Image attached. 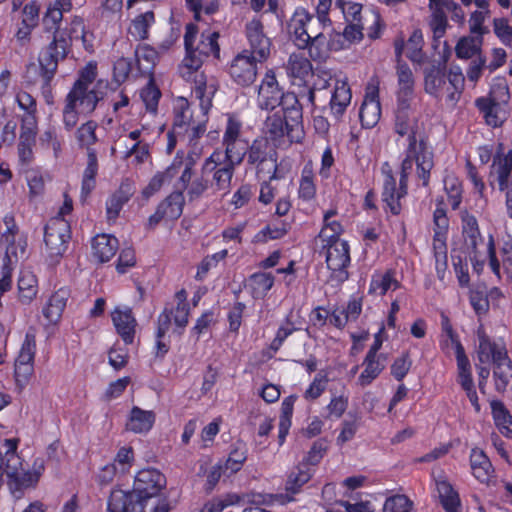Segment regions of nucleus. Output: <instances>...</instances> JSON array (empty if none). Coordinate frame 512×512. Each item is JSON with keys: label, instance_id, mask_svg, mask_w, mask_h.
Listing matches in <instances>:
<instances>
[{"label": "nucleus", "instance_id": "1", "mask_svg": "<svg viewBox=\"0 0 512 512\" xmlns=\"http://www.w3.org/2000/svg\"><path fill=\"white\" fill-rule=\"evenodd\" d=\"M166 477L155 468L140 470L134 478L133 489L130 492L121 489L111 491L108 512H169L170 505L166 499L157 503L151 501L160 495L166 487Z\"/></svg>", "mask_w": 512, "mask_h": 512}, {"label": "nucleus", "instance_id": "2", "mask_svg": "<svg viewBox=\"0 0 512 512\" xmlns=\"http://www.w3.org/2000/svg\"><path fill=\"white\" fill-rule=\"evenodd\" d=\"M433 152L428 142L421 139L420 143L408 144L406 157L401 164V176L399 188L396 187V179L391 173H387L383 184L382 198L393 215L401 211L400 199L407 194L408 176L416 163V171L423 186H428L430 172L434 167Z\"/></svg>", "mask_w": 512, "mask_h": 512}, {"label": "nucleus", "instance_id": "3", "mask_svg": "<svg viewBox=\"0 0 512 512\" xmlns=\"http://www.w3.org/2000/svg\"><path fill=\"white\" fill-rule=\"evenodd\" d=\"M328 23L304 8H297L288 22V31L299 49L308 48L313 60H321L325 57L327 44L323 29Z\"/></svg>", "mask_w": 512, "mask_h": 512}, {"label": "nucleus", "instance_id": "4", "mask_svg": "<svg viewBox=\"0 0 512 512\" xmlns=\"http://www.w3.org/2000/svg\"><path fill=\"white\" fill-rule=\"evenodd\" d=\"M198 34V28L195 24L186 25L184 35V46L186 55L180 66V74L186 80H191L192 76L202 67L204 61L213 56L219 59L220 46L218 44L219 33L216 31H205L201 33L200 40L195 46V40Z\"/></svg>", "mask_w": 512, "mask_h": 512}, {"label": "nucleus", "instance_id": "5", "mask_svg": "<svg viewBox=\"0 0 512 512\" xmlns=\"http://www.w3.org/2000/svg\"><path fill=\"white\" fill-rule=\"evenodd\" d=\"M19 440L16 438L4 439L0 444V488L2 487L3 475L8 478V487L12 495L19 499L22 497L24 488L33 486L38 481V475L24 471L22 460L17 454Z\"/></svg>", "mask_w": 512, "mask_h": 512}, {"label": "nucleus", "instance_id": "6", "mask_svg": "<svg viewBox=\"0 0 512 512\" xmlns=\"http://www.w3.org/2000/svg\"><path fill=\"white\" fill-rule=\"evenodd\" d=\"M70 46V34L66 30L56 28L53 33V40L43 50L38 59L43 88L50 86L57 72L58 64L67 57Z\"/></svg>", "mask_w": 512, "mask_h": 512}, {"label": "nucleus", "instance_id": "7", "mask_svg": "<svg viewBox=\"0 0 512 512\" xmlns=\"http://www.w3.org/2000/svg\"><path fill=\"white\" fill-rule=\"evenodd\" d=\"M247 164L256 168L259 178H277V152L267 138H257L248 146Z\"/></svg>", "mask_w": 512, "mask_h": 512}, {"label": "nucleus", "instance_id": "8", "mask_svg": "<svg viewBox=\"0 0 512 512\" xmlns=\"http://www.w3.org/2000/svg\"><path fill=\"white\" fill-rule=\"evenodd\" d=\"M394 131L401 137L407 136L408 144L420 143L421 139L427 142V136L422 131L418 117L411 110L410 103H397Z\"/></svg>", "mask_w": 512, "mask_h": 512}, {"label": "nucleus", "instance_id": "9", "mask_svg": "<svg viewBox=\"0 0 512 512\" xmlns=\"http://www.w3.org/2000/svg\"><path fill=\"white\" fill-rule=\"evenodd\" d=\"M97 76L96 63L89 62L79 73L78 79L73 84L69 94L81 98V105L89 111L92 103L98 104L103 99L102 92L90 88Z\"/></svg>", "mask_w": 512, "mask_h": 512}, {"label": "nucleus", "instance_id": "10", "mask_svg": "<svg viewBox=\"0 0 512 512\" xmlns=\"http://www.w3.org/2000/svg\"><path fill=\"white\" fill-rule=\"evenodd\" d=\"M70 239V226L68 221L61 217L49 220L44 229V242L50 257H59L64 254Z\"/></svg>", "mask_w": 512, "mask_h": 512}, {"label": "nucleus", "instance_id": "11", "mask_svg": "<svg viewBox=\"0 0 512 512\" xmlns=\"http://www.w3.org/2000/svg\"><path fill=\"white\" fill-rule=\"evenodd\" d=\"M257 62L255 55L250 54L248 50H243L237 54L229 65V75L233 81L242 86H250L257 76Z\"/></svg>", "mask_w": 512, "mask_h": 512}, {"label": "nucleus", "instance_id": "12", "mask_svg": "<svg viewBox=\"0 0 512 512\" xmlns=\"http://www.w3.org/2000/svg\"><path fill=\"white\" fill-rule=\"evenodd\" d=\"M235 167L225 160L221 162V153L214 152L205 160L202 166V174L205 175L213 172V185L217 190L224 191L230 187Z\"/></svg>", "mask_w": 512, "mask_h": 512}, {"label": "nucleus", "instance_id": "13", "mask_svg": "<svg viewBox=\"0 0 512 512\" xmlns=\"http://www.w3.org/2000/svg\"><path fill=\"white\" fill-rule=\"evenodd\" d=\"M245 33L250 45V54L255 55L260 63L270 55L271 40L264 33L263 23L252 19L245 26Z\"/></svg>", "mask_w": 512, "mask_h": 512}, {"label": "nucleus", "instance_id": "14", "mask_svg": "<svg viewBox=\"0 0 512 512\" xmlns=\"http://www.w3.org/2000/svg\"><path fill=\"white\" fill-rule=\"evenodd\" d=\"M37 127L31 117H23L20 126L19 143L17 146L19 163L22 167L29 166L33 159V147L36 143Z\"/></svg>", "mask_w": 512, "mask_h": 512}, {"label": "nucleus", "instance_id": "15", "mask_svg": "<svg viewBox=\"0 0 512 512\" xmlns=\"http://www.w3.org/2000/svg\"><path fill=\"white\" fill-rule=\"evenodd\" d=\"M327 249L326 263L332 272L344 274L343 279H347L348 274L345 271L350 263L349 245L344 240L327 241L324 245Z\"/></svg>", "mask_w": 512, "mask_h": 512}, {"label": "nucleus", "instance_id": "16", "mask_svg": "<svg viewBox=\"0 0 512 512\" xmlns=\"http://www.w3.org/2000/svg\"><path fill=\"white\" fill-rule=\"evenodd\" d=\"M283 97V91L278 85L273 70H268L258 88V105L264 110H273L278 107Z\"/></svg>", "mask_w": 512, "mask_h": 512}, {"label": "nucleus", "instance_id": "17", "mask_svg": "<svg viewBox=\"0 0 512 512\" xmlns=\"http://www.w3.org/2000/svg\"><path fill=\"white\" fill-rule=\"evenodd\" d=\"M351 90L345 80H335L329 100V112L335 123L342 121V118L351 103Z\"/></svg>", "mask_w": 512, "mask_h": 512}, {"label": "nucleus", "instance_id": "18", "mask_svg": "<svg viewBox=\"0 0 512 512\" xmlns=\"http://www.w3.org/2000/svg\"><path fill=\"white\" fill-rule=\"evenodd\" d=\"M424 90L427 94L439 98L446 86V59L433 63L423 71Z\"/></svg>", "mask_w": 512, "mask_h": 512}, {"label": "nucleus", "instance_id": "19", "mask_svg": "<svg viewBox=\"0 0 512 512\" xmlns=\"http://www.w3.org/2000/svg\"><path fill=\"white\" fill-rule=\"evenodd\" d=\"M111 316L116 331L122 340L125 342V344H132L134 341L135 328L137 325L132 310L130 308L125 310L116 308L112 312Z\"/></svg>", "mask_w": 512, "mask_h": 512}, {"label": "nucleus", "instance_id": "20", "mask_svg": "<svg viewBox=\"0 0 512 512\" xmlns=\"http://www.w3.org/2000/svg\"><path fill=\"white\" fill-rule=\"evenodd\" d=\"M493 363V377L495 389L498 392H504L512 378V361L507 351L496 353Z\"/></svg>", "mask_w": 512, "mask_h": 512}, {"label": "nucleus", "instance_id": "21", "mask_svg": "<svg viewBox=\"0 0 512 512\" xmlns=\"http://www.w3.org/2000/svg\"><path fill=\"white\" fill-rule=\"evenodd\" d=\"M461 220L464 245L470 254H475L478 245L483 242L477 219L465 210L461 212Z\"/></svg>", "mask_w": 512, "mask_h": 512}, {"label": "nucleus", "instance_id": "22", "mask_svg": "<svg viewBox=\"0 0 512 512\" xmlns=\"http://www.w3.org/2000/svg\"><path fill=\"white\" fill-rule=\"evenodd\" d=\"M134 193L135 187L132 182L126 179L121 183L118 190L106 203V213L109 221H114L118 217L123 205L129 201Z\"/></svg>", "mask_w": 512, "mask_h": 512}, {"label": "nucleus", "instance_id": "23", "mask_svg": "<svg viewBox=\"0 0 512 512\" xmlns=\"http://www.w3.org/2000/svg\"><path fill=\"white\" fill-rule=\"evenodd\" d=\"M119 248L118 239L110 234H98L92 240L93 256L100 262H108Z\"/></svg>", "mask_w": 512, "mask_h": 512}, {"label": "nucleus", "instance_id": "24", "mask_svg": "<svg viewBox=\"0 0 512 512\" xmlns=\"http://www.w3.org/2000/svg\"><path fill=\"white\" fill-rule=\"evenodd\" d=\"M93 106L87 111L81 105V98L71 94H67L65 98V106L63 108V123L67 130L74 128L78 122V115H90L94 112L97 104L92 103Z\"/></svg>", "mask_w": 512, "mask_h": 512}, {"label": "nucleus", "instance_id": "25", "mask_svg": "<svg viewBox=\"0 0 512 512\" xmlns=\"http://www.w3.org/2000/svg\"><path fill=\"white\" fill-rule=\"evenodd\" d=\"M69 296V290L66 288H60L51 295L47 304L42 309L43 316L47 319L48 323L55 324L60 320Z\"/></svg>", "mask_w": 512, "mask_h": 512}, {"label": "nucleus", "instance_id": "26", "mask_svg": "<svg viewBox=\"0 0 512 512\" xmlns=\"http://www.w3.org/2000/svg\"><path fill=\"white\" fill-rule=\"evenodd\" d=\"M398 78L397 103H410L414 94V76L407 64L396 67Z\"/></svg>", "mask_w": 512, "mask_h": 512}, {"label": "nucleus", "instance_id": "27", "mask_svg": "<svg viewBox=\"0 0 512 512\" xmlns=\"http://www.w3.org/2000/svg\"><path fill=\"white\" fill-rule=\"evenodd\" d=\"M475 105L483 114L488 125L498 127L501 126L504 122V114L501 115L500 104L496 101L495 98L491 96L477 98L475 100Z\"/></svg>", "mask_w": 512, "mask_h": 512}, {"label": "nucleus", "instance_id": "28", "mask_svg": "<svg viewBox=\"0 0 512 512\" xmlns=\"http://www.w3.org/2000/svg\"><path fill=\"white\" fill-rule=\"evenodd\" d=\"M377 95H367L360 107L359 117L364 128L374 127L381 116V106Z\"/></svg>", "mask_w": 512, "mask_h": 512}, {"label": "nucleus", "instance_id": "29", "mask_svg": "<svg viewBox=\"0 0 512 512\" xmlns=\"http://www.w3.org/2000/svg\"><path fill=\"white\" fill-rule=\"evenodd\" d=\"M385 360L386 358L382 354L379 356L366 354L363 362L365 369L358 378L359 385L365 387L371 384L385 368Z\"/></svg>", "mask_w": 512, "mask_h": 512}, {"label": "nucleus", "instance_id": "30", "mask_svg": "<svg viewBox=\"0 0 512 512\" xmlns=\"http://www.w3.org/2000/svg\"><path fill=\"white\" fill-rule=\"evenodd\" d=\"M154 422V412L142 410L139 407H133L127 428L135 433H144L152 428Z\"/></svg>", "mask_w": 512, "mask_h": 512}, {"label": "nucleus", "instance_id": "31", "mask_svg": "<svg viewBox=\"0 0 512 512\" xmlns=\"http://www.w3.org/2000/svg\"><path fill=\"white\" fill-rule=\"evenodd\" d=\"M135 58L140 74L151 76L158 59L157 51L148 45H139L135 50Z\"/></svg>", "mask_w": 512, "mask_h": 512}, {"label": "nucleus", "instance_id": "32", "mask_svg": "<svg viewBox=\"0 0 512 512\" xmlns=\"http://www.w3.org/2000/svg\"><path fill=\"white\" fill-rule=\"evenodd\" d=\"M471 469L473 470L474 476L484 482L489 479V476L493 472L492 464L484 453L480 449H472L470 455Z\"/></svg>", "mask_w": 512, "mask_h": 512}, {"label": "nucleus", "instance_id": "33", "mask_svg": "<svg viewBox=\"0 0 512 512\" xmlns=\"http://www.w3.org/2000/svg\"><path fill=\"white\" fill-rule=\"evenodd\" d=\"M274 284V276L271 273L257 272L247 280V286L251 289L252 297L260 299L266 296Z\"/></svg>", "mask_w": 512, "mask_h": 512}, {"label": "nucleus", "instance_id": "34", "mask_svg": "<svg viewBox=\"0 0 512 512\" xmlns=\"http://www.w3.org/2000/svg\"><path fill=\"white\" fill-rule=\"evenodd\" d=\"M37 278L31 271H22L18 279L19 300L29 304L37 295Z\"/></svg>", "mask_w": 512, "mask_h": 512}, {"label": "nucleus", "instance_id": "35", "mask_svg": "<svg viewBox=\"0 0 512 512\" xmlns=\"http://www.w3.org/2000/svg\"><path fill=\"white\" fill-rule=\"evenodd\" d=\"M436 486L444 510L446 512H458L460 498L452 485L445 480H441L437 481Z\"/></svg>", "mask_w": 512, "mask_h": 512}, {"label": "nucleus", "instance_id": "36", "mask_svg": "<svg viewBox=\"0 0 512 512\" xmlns=\"http://www.w3.org/2000/svg\"><path fill=\"white\" fill-rule=\"evenodd\" d=\"M436 486L444 510L446 512H458L460 498L452 485L445 480H441L437 481Z\"/></svg>", "mask_w": 512, "mask_h": 512}, {"label": "nucleus", "instance_id": "37", "mask_svg": "<svg viewBox=\"0 0 512 512\" xmlns=\"http://www.w3.org/2000/svg\"><path fill=\"white\" fill-rule=\"evenodd\" d=\"M312 477V471L307 463H300L293 470L286 481L285 489L288 493L296 494L301 487L306 484Z\"/></svg>", "mask_w": 512, "mask_h": 512}, {"label": "nucleus", "instance_id": "38", "mask_svg": "<svg viewBox=\"0 0 512 512\" xmlns=\"http://www.w3.org/2000/svg\"><path fill=\"white\" fill-rule=\"evenodd\" d=\"M164 219L175 220L182 214L183 197L182 193H172L165 198L157 207Z\"/></svg>", "mask_w": 512, "mask_h": 512}, {"label": "nucleus", "instance_id": "39", "mask_svg": "<svg viewBox=\"0 0 512 512\" xmlns=\"http://www.w3.org/2000/svg\"><path fill=\"white\" fill-rule=\"evenodd\" d=\"M225 146V161L238 166L242 163L248 151V142L244 139L223 142Z\"/></svg>", "mask_w": 512, "mask_h": 512}, {"label": "nucleus", "instance_id": "40", "mask_svg": "<svg viewBox=\"0 0 512 512\" xmlns=\"http://www.w3.org/2000/svg\"><path fill=\"white\" fill-rule=\"evenodd\" d=\"M155 22L153 11H147L138 15L131 23L128 33L136 40L148 38V29Z\"/></svg>", "mask_w": 512, "mask_h": 512}, {"label": "nucleus", "instance_id": "41", "mask_svg": "<svg viewBox=\"0 0 512 512\" xmlns=\"http://www.w3.org/2000/svg\"><path fill=\"white\" fill-rule=\"evenodd\" d=\"M478 339L477 356L480 363H487L490 360L493 362L496 353L507 351L504 346L499 347L495 342H492L484 332H478Z\"/></svg>", "mask_w": 512, "mask_h": 512}, {"label": "nucleus", "instance_id": "42", "mask_svg": "<svg viewBox=\"0 0 512 512\" xmlns=\"http://www.w3.org/2000/svg\"><path fill=\"white\" fill-rule=\"evenodd\" d=\"M491 409L495 425L502 434L509 436L512 433V416L509 411L501 401L497 400L491 402Z\"/></svg>", "mask_w": 512, "mask_h": 512}, {"label": "nucleus", "instance_id": "43", "mask_svg": "<svg viewBox=\"0 0 512 512\" xmlns=\"http://www.w3.org/2000/svg\"><path fill=\"white\" fill-rule=\"evenodd\" d=\"M98 171V160L95 150L87 154V166L82 179V194L88 195L95 188V177Z\"/></svg>", "mask_w": 512, "mask_h": 512}, {"label": "nucleus", "instance_id": "44", "mask_svg": "<svg viewBox=\"0 0 512 512\" xmlns=\"http://www.w3.org/2000/svg\"><path fill=\"white\" fill-rule=\"evenodd\" d=\"M98 124L89 120L86 123L82 124L76 131V139L81 148H86L87 154L89 150H94L92 145L97 142L96 129Z\"/></svg>", "mask_w": 512, "mask_h": 512}, {"label": "nucleus", "instance_id": "45", "mask_svg": "<svg viewBox=\"0 0 512 512\" xmlns=\"http://www.w3.org/2000/svg\"><path fill=\"white\" fill-rule=\"evenodd\" d=\"M282 118L285 119V128L287 136L293 141L299 139L301 132L302 108L297 107L280 113Z\"/></svg>", "mask_w": 512, "mask_h": 512}, {"label": "nucleus", "instance_id": "46", "mask_svg": "<svg viewBox=\"0 0 512 512\" xmlns=\"http://www.w3.org/2000/svg\"><path fill=\"white\" fill-rule=\"evenodd\" d=\"M423 35L421 30L416 29L410 35L406 43V56L414 63L421 64L424 62L425 54L423 53Z\"/></svg>", "mask_w": 512, "mask_h": 512}, {"label": "nucleus", "instance_id": "47", "mask_svg": "<svg viewBox=\"0 0 512 512\" xmlns=\"http://www.w3.org/2000/svg\"><path fill=\"white\" fill-rule=\"evenodd\" d=\"M399 287V282L394 278V272L392 270L386 271L384 274L375 275L372 277L369 292L384 295L389 289L394 290Z\"/></svg>", "mask_w": 512, "mask_h": 512}, {"label": "nucleus", "instance_id": "48", "mask_svg": "<svg viewBox=\"0 0 512 512\" xmlns=\"http://www.w3.org/2000/svg\"><path fill=\"white\" fill-rule=\"evenodd\" d=\"M240 501L241 497L238 494H226L208 502L201 512H232L229 507L239 504Z\"/></svg>", "mask_w": 512, "mask_h": 512}, {"label": "nucleus", "instance_id": "49", "mask_svg": "<svg viewBox=\"0 0 512 512\" xmlns=\"http://www.w3.org/2000/svg\"><path fill=\"white\" fill-rule=\"evenodd\" d=\"M36 352V340L35 335L27 333L25 335L24 342L21 346L18 357L15 360L17 364L33 365L34 357Z\"/></svg>", "mask_w": 512, "mask_h": 512}, {"label": "nucleus", "instance_id": "50", "mask_svg": "<svg viewBox=\"0 0 512 512\" xmlns=\"http://www.w3.org/2000/svg\"><path fill=\"white\" fill-rule=\"evenodd\" d=\"M288 69L293 77L304 78L311 72L312 65L306 57L292 54L289 57Z\"/></svg>", "mask_w": 512, "mask_h": 512}, {"label": "nucleus", "instance_id": "51", "mask_svg": "<svg viewBox=\"0 0 512 512\" xmlns=\"http://www.w3.org/2000/svg\"><path fill=\"white\" fill-rule=\"evenodd\" d=\"M140 96L143 102L145 103L147 111L151 113H156L158 102L161 97V92L154 84L152 78L150 79L146 87L142 89Z\"/></svg>", "mask_w": 512, "mask_h": 512}, {"label": "nucleus", "instance_id": "52", "mask_svg": "<svg viewBox=\"0 0 512 512\" xmlns=\"http://www.w3.org/2000/svg\"><path fill=\"white\" fill-rule=\"evenodd\" d=\"M195 78H197V75H195ZM195 84L196 85L193 93L195 97L200 100V106L205 115L211 105V99L209 96H206V93L212 94L214 93L215 89L212 85L207 86L206 82L204 81L203 74L200 75V79H195Z\"/></svg>", "mask_w": 512, "mask_h": 512}, {"label": "nucleus", "instance_id": "53", "mask_svg": "<svg viewBox=\"0 0 512 512\" xmlns=\"http://www.w3.org/2000/svg\"><path fill=\"white\" fill-rule=\"evenodd\" d=\"M265 130L272 139L280 138L286 134L285 119L282 118L280 111H276L267 117Z\"/></svg>", "mask_w": 512, "mask_h": 512}, {"label": "nucleus", "instance_id": "54", "mask_svg": "<svg viewBox=\"0 0 512 512\" xmlns=\"http://www.w3.org/2000/svg\"><path fill=\"white\" fill-rule=\"evenodd\" d=\"M413 502L405 495H394L386 499L383 512H410Z\"/></svg>", "mask_w": 512, "mask_h": 512}, {"label": "nucleus", "instance_id": "55", "mask_svg": "<svg viewBox=\"0 0 512 512\" xmlns=\"http://www.w3.org/2000/svg\"><path fill=\"white\" fill-rule=\"evenodd\" d=\"M246 449L244 445H239L235 447L229 454V457L225 463L224 470L230 471V473H236L238 472L243 463L245 462L247 458Z\"/></svg>", "mask_w": 512, "mask_h": 512}, {"label": "nucleus", "instance_id": "56", "mask_svg": "<svg viewBox=\"0 0 512 512\" xmlns=\"http://www.w3.org/2000/svg\"><path fill=\"white\" fill-rule=\"evenodd\" d=\"M191 122L189 104L187 101H181L179 111L175 114L173 130L177 131V133H181L182 129L188 132V127H190Z\"/></svg>", "mask_w": 512, "mask_h": 512}, {"label": "nucleus", "instance_id": "57", "mask_svg": "<svg viewBox=\"0 0 512 512\" xmlns=\"http://www.w3.org/2000/svg\"><path fill=\"white\" fill-rule=\"evenodd\" d=\"M16 101L18 106L27 113L25 117H31L34 121V127H37L36 121V112H37V104L36 100L33 98L31 94L25 91H20L16 95Z\"/></svg>", "mask_w": 512, "mask_h": 512}, {"label": "nucleus", "instance_id": "58", "mask_svg": "<svg viewBox=\"0 0 512 512\" xmlns=\"http://www.w3.org/2000/svg\"><path fill=\"white\" fill-rule=\"evenodd\" d=\"M479 51L480 47L477 45L475 39L471 37L461 38L455 47L457 57L462 59H469Z\"/></svg>", "mask_w": 512, "mask_h": 512}, {"label": "nucleus", "instance_id": "59", "mask_svg": "<svg viewBox=\"0 0 512 512\" xmlns=\"http://www.w3.org/2000/svg\"><path fill=\"white\" fill-rule=\"evenodd\" d=\"M465 78L462 73L453 74L452 78L448 81L446 87L447 100L452 104H455L464 89Z\"/></svg>", "mask_w": 512, "mask_h": 512}, {"label": "nucleus", "instance_id": "60", "mask_svg": "<svg viewBox=\"0 0 512 512\" xmlns=\"http://www.w3.org/2000/svg\"><path fill=\"white\" fill-rule=\"evenodd\" d=\"M412 362L409 358V353L404 352L402 355L395 359L391 365V374L398 381H401L409 372Z\"/></svg>", "mask_w": 512, "mask_h": 512}, {"label": "nucleus", "instance_id": "61", "mask_svg": "<svg viewBox=\"0 0 512 512\" xmlns=\"http://www.w3.org/2000/svg\"><path fill=\"white\" fill-rule=\"evenodd\" d=\"M296 330L297 328L294 324L287 320L285 325L278 328L274 339L270 343L269 349L276 353L281 348L284 341Z\"/></svg>", "mask_w": 512, "mask_h": 512}, {"label": "nucleus", "instance_id": "62", "mask_svg": "<svg viewBox=\"0 0 512 512\" xmlns=\"http://www.w3.org/2000/svg\"><path fill=\"white\" fill-rule=\"evenodd\" d=\"M327 448V441L324 439H318L313 443L307 454V457L302 463H307V466L317 465L326 453Z\"/></svg>", "mask_w": 512, "mask_h": 512}, {"label": "nucleus", "instance_id": "63", "mask_svg": "<svg viewBox=\"0 0 512 512\" xmlns=\"http://www.w3.org/2000/svg\"><path fill=\"white\" fill-rule=\"evenodd\" d=\"M430 26L434 34V38H441L444 36L447 27V16L445 11L440 9L432 10Z\"/></svg>", "mask_w": 512, "mask_h": 512}, {"label": "nucleus", "instance_id": "64", "mask_svg": "<svg viewBox=\"0 0 512 512\" xmlns=\"http://www.w3.org/2000/svg\"><path fill=\"white\" fill-rule=\"evenodd\" d=\"M493 165H497L498 178H509L512 175V149L503 157L497 154Z\"/></svg>", "mask_w": 512, "mask_h": 512}]
</instances>
